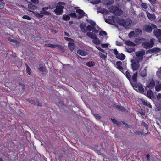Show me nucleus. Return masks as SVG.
I'll return each mask as SVG.
<instances>
[{
    "label": "nucleus",
    "mask_w": 161,
    "mask_h": 161,
    "mask_svg": "<svg viewBox=\"0 0 161 161\" xmlns=\"http://www.w3.org/2000/svg\"><path fill=\"white\" fill-rule=\"evenodd\" d=\"M31 1L35 4H37L39 3L38 0H31Z\"/></svg>",
    "instance_id": "864d4df0"
},
{
    "label": "nucleus",
    "mask_w": 161,
    "mask_h": 161,
    "mask_svg": "<svg viewBox=\"0 0 161 161\" xmlns=\"http://www.w3.org/2000/svg\"><path fill=\"white\" fill-rule=\"evenodd\" d=\"M116 108L118 110L122 112L125 111V109L124 107L119 105H117L116 106Z\"/></svg>",
    "instance_id": "c756f323"
},
{
    "label": "nucleus",
    "mask_w": 161,
    "mask_h": 161,
    "mask_svg": "<svg viewBox=\"0 0 161 161\" xmlns=\"http://www.w3.org/2000/svg\"><path fill=\"white\" fill-rule=\"evenodd\" d=\"M154 35L158 38H161V30L160 29H156L153 31Z\"/></svg>",
    "instance_id": "9b49d317"
},
{
    "label": "nucleus",
    "mask_w": 161,
    "mask_h": 161,
    "mask_svg": "<svg viewBox=\"0 0 161 161\" xmlns=\"http://www.w3.org/2000/svg\"><path fill=\"white\" fill-rule=\"evenodd\" d=\"M112 10V13L116 15H120L123 13V11L121 9L118 8L116 6L113 7Z\"/></svg>",
    "instance_id": "6e6552de"
},
{
    "label": "nucleus",
    "mask_w": 161,
    "mask_h": 161,
    "mask_svg": "<svg viewBox=\"0 0 161 161\" xmlns=\"http://www.w3.org/2000/svg\"><path fill=\"white\" fill-rule=\"evenodd\" d=\"M141 62V61L134 58L131 60V68L133 71L138 70L139 69L140 67L139 62Z\"/></svg>",
    "instance_id": "20e7f679"
},
{
    "label": "nucleus",
    "mask_w": 161,
    "mask_h": 161,
    "mask_svg": "<svg viewBox=\"0 0 161 161\" xmlns=\"http://www.w3.org/2000/svg\"><path fill=\"white\" fill-rule=\"evenodd\" d=\"M140 75L141 76L143 77H145L147 75V70L145 68H144L143 70L141 71Z\"/></svg>",
    "instance_id": "4be33fe9"
},
{
    "label": "nucleus",
    "mask_w": 161,
    "mask_h": 161,
    "mask_svg": "<svg viewBox=\"0 0 161 161\" xmlns=\"http://www.w3.org/2000/svg\"><path fill=\"white\" fill-rule=\"evenodd\" d=\"M150 2L153 4H155L156 3V0H148Z\"/></svg>",
    "instance_id": "338daca9"
},
{
    "label": "nucleus",
    "mask_w": 161,
    "mask_h": 161,
    "mask_svg": "<svg viewBox=\"0 0 161 161\" xmlns=\"http://www.w3.org/2000/svg\"><path fill=\"white\" fill-rule=\"evenodd\" d=\"M125 75L131 84H132V83H133V82H136L138 76V73L137 72L134 73L132 77L130 72L128 71H126L125 72Z\"/></svg>",
    "instance_id": "f03ea898"
},
{
    "label": "nucleus",
    "mask_w": 161,
    "mask_h": 161,
    "mask_svg": "<svg viewBox=\"0 0 161 161\" xmlns=\"http://www.w3.org/2000/svg\"><path fill=\"white\" fill-rule=\"evenodd\" d=\"M86 65L89 67H91L94 66L95 65V64L93 61H90L87 62L86 63Z\"/></svg>",
    "instance_id": "473e14b6"
},
{
    "label": "nucleus",
    "mask_w": 161,
    "mask_h": 161,
    "mask_svg": "<svg viewBox=\"0 0 161 161\" xmlns=\"http://www.w3.org/2000/svg\"><path fill=\"white\" fill-rule=\"evenodd\" d=\"M80 27L81 31L83 32H86V28L85 24L83 23H81L80 25Z\"/></svg>",
    "instance_id": "f3484780"
},
{
    "label": "nucleus",
    "mask_w": 161,
    "mask_h": 161,
    "mask_svg": "<svg viewBox=\"0 0 161 161\" xmlns=\"http://www.w3.org/2000/svg\"><path fill=\"white\" fill-rule=\"evenodd\" d=\"M116 57L118 59H120L121 60H124L125 58V55L123 54H118L117 56H116Z\"/></svg>",
    "instance_id": "ddd939ff"
},
{
    "label": "nucleus",
    "mask_w": 161,
    "mask_h": 161,
    "mask_svg": "<svg viewBox=\"0 0 161 161\" xmlns=\"http://www.w3.org/2000/svg\"><path fill=\"white\" fill-rule=\"evenodd\" d=\"M94 27H93L92 26H91V25H88L87 26V29L89 31H91L92 30H93V28Z\"/></svg>",
    "instance_id": "a18cd8bd"
},
{
    "label": "nucleus",
    "mask_w": 161,
    "mask_h": 161,
    "mask_svg": "<svg viewBox=\"0 0 161 161\" xmlns=\"http://www.w3.org/2000/svg\"><path fill=\"white\" fill-rule=\"evenodd\" d=\"M150 50L151 51V53H154L160 52L161 50V49L160 48H159L154 47L152 48V49H150Z\"/></svg>",
    "instance_id": "bb28decb"
},
{
    "label": "nucleus",
    "mask_w": 161,
    "mask_h": 161,
    "mask_svg": "<svg viewBox=\"0 0 161 161\" xmlns=\"http://www.w3.org/2000/svg\"><path fill=\"white\" fill-rule=\"evenodd\" d=\"M93 42L95 44H98L100 43V41L99 39L97 37V36H96L95 38L93 39Z\"/></svg>",
    "instance_id": "c85d7f7f"
},
{
    "label": "nucleus",
    "mask_w": 161,
    "mask_h": 161,
    "mask_svg": "<svg viewBox=\"0 0 161 161\" xmlns=\"http://www.w3.org/2000/svg\"><path fill=\"white\" fill-rule=\"evenodd\" d=\"M92 31L95 33H97L99 32V31L96 29L95 27H94L93 30Z\"/></svg>",
    "instance_id": "e2e57ef3"
},
{
    "label": "nucleus",
    "mask_w": 161,
    "mask_h": 161,
    "mask_svg": "<svg viewBox=\"0 0 161 161\" xmlns=\"http://www.w3.org/2000/svg\"><path fill=\"white\" fill-rule=\"evenodd\" d=\"M3 0H0V9H3L5 6V3L3 2Z\"/></svg>",
    "instance_id": "58836bf2"
},
{
    "label": "nucleus",
    "mask_w": 161,
    "mask_h": 161,
    "mask_svg": "<svg viewBox=\"0 0 161 161\" xmlns=\"http://www.w3.org/2000/svg\"><path fill=\"white\" fill-rule=\"evenodd\" d=\"M154 43V39L152 38L150 39L149 42L147 41V40L144 41L142 43V45L144 48L149 49L152 48L153 47Z\"/></svg>",
    "instance_id": "7ed1b4c3"
},
{
    "label": "nucleus",
    "mask_w": 161,
    "mask_h": 161,
    "mask_svg": "<svg viewBox=\"0 0 161 161\" xmlns=\"http://www.w3.org/2000/svg\"><path fill=\"white\" fill-rule=\"evenodd\" d=\"M155 90L157 91H159L161 90V84H159L155 87Z\"/></svg>",
    "instance_id": "79ce46f5"
},
{
    "label": "nucleus",
    "mask_w": 161,
    "mask_h": 161,
    "mask_svg": "<svg viewBox=\"0 0 161 161\" xmlns=\"http://www.w3.org/2000/svg\"><path fill=\"white\" fill-rule=\"evenodd\" d=\"M96 47L99 50L103 52H104V50L102 48H101L100 46H96Z\"/></svg>",
    "instance_id": "5fc2aeb1"
},
{
    "label": "nucleus",
    "mask_w": 161,
    "mask_h": 161,
    "mask_svg": "<svg viewBox=\"0 0 161 161\" xmlns=\"http://www.w3.org/2000/svg\"><path fill=\"white\" fill-rule=\"evenodd\" d=\"M94 116L97 119L100 120L101 119V116H100L99 114L95 113L93 114Z\"/></svg>",
    "instance_id": "a19ab883"
},
{
    "label": "nucleus",
    "mask_w": 161,
    "mask_h": 161,
    "mask_svg": "<svg viewBox=\"0 0 161 161\" xmlns=\"http://www.w3.org/2000/svg\"><path fill=\"white\" fill-rule=\"evenodd\" d=\"M66 5V3L64 2H59L57 3V5L56 7V9L54 10V12L57 15H62L63 12V9L64 7L63 6Z\"/></svg>",
    "instance_id": "f257e3e1"
},
{
    "label": "nucleus",
    "mask_w": 161,
    "mask_h": 161,
    "mask_svg": "<svg viewBox=\"0 0 161 161\" xmlns=\"http://www.w3.org/2000/svg\"><path fill=\"white\" fill-rule=\"evenodd\" d=\"M135 35V33L134 31L130 32L128 36L129 37H131Z\"/></svg>",
    "instance_id": "de8ad7c7"
},
{
    "label": "nucleus",
    "mask_w": 161,
    "mask_h": 161,
    "mask_svg": "<svg viewBox=\"0 0 161 161\" xmlns=\"http://www.w3.org/2000/svg\"><path fill=\"white\" fill-rule=\"evenodd\" d=\"M76 12L78 13V18L80 19L83 18L86 14V13L82 9H77L76 10Z\"/></svg>",
    "instance_id": "9d476101"
},
{
    "label": "nucleus",
    "mask_w": 161,
    "mask_h": 161,
    "mask_svg": "<svg viewBox=\"0 0 161 161\" xmlns=\"http://www.w3.org/2000/svg\"><path fill=\"white\" fill-rule=\"evenodd\" d=\"M99 12L103 14H108V11L106 9H101L100 11Z\"/></svg>",
    "instance_id": "f704fd0d"
},
{
    "label": "nucleus",
    "mask_w": 161,
    "mask_h": 161,
    "mask_svg": "<svg viewBox=\"0 0 161 161\" xmlns=\"http://www.w3.org/2000/svg\"><path fill=\"white\" fill-rule=\"evenodd\" d=\"M26 70L27 72L29 75H31V69L27 64H26Z\"/></svg>",
    "instance_id": "4c0bfd02"
},
{
    "label": "nucleus",
    "mask_w": 161,
    "mask_h": 161,
    "mask_svg": "<svg viewBox=\"0 0 161 161\" xmlns=\"http://www.w3.org/2000/svg\"><path fill=\"white\" fill-rule=\"evenodd\" d=\"M8 40L11 42L14 43L16 44H18V41L12 39L10 37H8Z\"/></svg>",
    "instance_id": "e433bc0d"
},
{
    "label": "nucleus",
    "mask_w": 161,
    "mask_h": 161,
    "mask_svg": "<svg viewBox=\"0 0 161 161\" xmlns=\"http://www.w3.org/2000/svg\"><path fill=\"white\" fill-rule=\"evenodd\" d=\"M113 20L116 21L118 24L123 27H125L126 25V21L123 19H120L118 17L115 19L113 17Z\"/></svg>",
    "instance_id": "0eeeda50"
},
{
    "label": "nucleus",
    "mask_w": 161,
    "mask_h": 161,
    "mask_svg": "<svg viewBox=\"0 0 161 161\" xmlns=\"http://www.w3.org/2000/svg\"><path fill=\"white\" fill-rule=\"evenodd\" d=\"M147 97L150 99H151V97L153 96V92L152 90L150 89L147 91Z\"/></svg>",
    "instance_id": "7c9ffc66"
},
{
    "label": "nucleus",
    "mask_w": 161,
    "mask_h": 161,
    "mask_svg": "<svg viewBox=\"0 0 161 161\" xmlns=\"http://www.w3.org/2000/svg\"><path fill=\"white\" fill-rule=\"evenodd\" d=\"M38 69L40 72H44L46 71V68L42 66L41 64H40Z\"/></svg>",
    "instance_id": "72a5a7b5"
},
{
    "label": "nucleus",
    "mask_w": 161,
    "mask_h": 161,
    "mask_svg": "<svg viewBox=\"0 0 161 161\" xmlns=\"http://www.w3.org/2000/svg\"><path fill=\"white\" fill-rule=\"evenodd\" d=\"M133 87L136 88H137L139 92L140 93H143L144 92V88L143 87L142 85L141 84L137 83V80L136 82H133L131 84Z\"/></svg>",
    "instance_id": "423d86ee"
},
{
    "label": "nucleus",
    "mask_w": 161,
    "mask_h": 161,
    "mask_svg": "<svg viewBox=\"0 0 161 161\" xmlns=\"http://www.w3.org/2000/svg\"><path fill=\"white\" fill-rule=\"evenodd\" d=\"M22 18L24 19H27L29 20H30L31 19V17H30L29 16L27 15H24L23 16Z\"/></svg>",
    "instance_id": "ea45409f"
},
{
    "label": "nucleus",
    "mask_w": 161,
    "mask_h": 161,
    "mask_svg": "<svg viewBox=\"0 0 161 161\" xmlns=\"http://www.w3.org/2000/svg\"><path fill=\"white\" fill-rule=\"evenodd\" d=\"M70 16L72 18H75L77 17V15L74 12L73 13H71L69 14Z\"/></svg>",
    "instance_id": "49530a36"
},
{
    "label": "nucleus",
    "mask_w": 161,
    "mask_h": 161,
    "mask_svg": "<svg viewBox=\"0 0 161 161\" xmlns=\"http://www.w3.org/2000/svg\"><path fill=\"white\" fill-rule=\"evenodd\" d=\"M155 86V82L154 80L152 79L151 81L149 83L148 85L147 86V87L149 88L152 89Z\"/></svg>",
    "instance_id": "412c9836"
},
{
    "label": "nucleus",
    "mask_w": 161,
    "mask_h": 161,
    "mask_svg": "<svg viewBox=\"0 0 161 161\" xmlns=\"http://www.w3.org/2000/svg\"><path fill=\"white\" fill-rule=\"evenodd\" d=\"M28 11L30 12H32V11L30 10ZM32 12L33 14H35V16L37 17L41 18L43 17V15H41V14H40L39 12H38L36 11Z\"/></svg>",
    "instance_id": "aec40b11"
},
{
    "label": "nucleus",
    "mask_w": 161,
    "mask_h": 161,
    "mask_svg": "<svg viewBox=\"0 0 161 161\" xmlns=\"http://www.w3.org/2000/svg\"><path fill=\"white\" fill-rule=\"evenodd\" d=\"M135 51V49L133 48H129L127 49V52L129 53H131Z\"/></svg>",
    "instance_id": "37998d69"
},
{
    "label": "nucleus",
    "mask_w": 161,
    "mask_h": 161,
    "mask_svg": "<svg viewBox=\"0 0 161 161\" xmlns=\"http://www.w3.org/2000/svg\"><path fill=\"white\" fill-rule=\"evenodd\" d=\"M28 7L29 9H32V10H36L37 8V7L36 6L33 5L31 3L28 4Z\"/></svg>",
    "instance_id": "cd10ccee"
},
{
    "label": "nucleus",
    "mask_w": 161,
    "mask_h": 161,
    "mask_svg": "<svg viewBox=\"0 0 161 161\" xmlns=\"http://www.w3.org/2000/svg\"><path fill=\"white\" fill-rule=\"evenodd\" d=\"M125 43L126 45L128 46H135V43L130 40L125 41Z\"/></svg>",
    "instance_id": "b1692460"
},
{
    "label": "nucleus",
    "mask_w": 161,
    "mask_h": 161,
    "mask_svg": "<svg viewBox=\"0 0 161 161\" xmlns=\"http://www.w3.org/2000/svg\"><path fill=\"white\" fill-rule=\"evenodd\" d=\"M99 34L101 36L103 35L106 36L107 35V33L105 31H102L100 32Z\"/></svg>",
    "instance_id": "09e8293b"
},
{
    "label": "nucleus",
    "mask_w": 161,
    "mask_h": 161,
    "mask_svg": "<svg viewBox=\"0 0 161 161\" xmlns=\"http://www.w3.org/2000/svg\"><path fill=\"white\" fill-rule=\"evenodd\" d=\"M56 48L62 52H64V47L60 45L56 44Z\"/></svg>",
    "instance_id": "2eb2a0df"
},
{
    "label": "nucleus",
    "mask_w": 161,
    "mask_h": 161,
    "mask_svg": "<svg viewBox=\"0 0 161 161\" xmlns=\"http://www.w3.org/2000/svg\"><path fill=\"white\" fill-rule=\"evenodd\" d=\"M105 21L106 23L109 24H110L111 21L112 20L110 19H105Z\"/></svg>",
    "instance_id": "4d7b16f0"
},
{
    "label": "nucleus",
    "mask_w": 161,
    "mask_h": 161,
    "mask_svg": "<svg viewBox=\"0 0 161 161\" xmlns=\"http://www.w3.org/2000/svg\"><path fill=\"white\" fill-rule=\"evenodd\" d=\"M90 23L91 24L92 26L93 27H94L96 25V23L95 22L92 20L90 21Z\"/></svg>",
    "instance_id": "6e6d98bb"
},
{
    "label": "nucleus",
    "mask_w": 161,
    "mask_h": 161,
    "mask_svg": "<svg viewBox=\"0 0 161 161\" xmlns=\"http://www.w3.org/2000/svg\"><path fill=\"white\" fill-rule=\"evenodd\" d=\"M108 1L107 3V5H111L112 4L114 3V1L113 0H108Z\"/></svg>",
    "instance_id": "603ef678"
},
{
    "label": "nucleus",
    "mask_w": 161,
    "mask_h": 161,
    "mask_svg": "<svg viewBox=\"0 0 161 161\" xmlns=\"http://www.w3.org/2000/svg\"><path fill=\"white\" fill-rule=\"evenodd\" d=\"M40 14H41V15H51V14L50 12L48 11H44V10H42H42L40 11Z\"/></svg>",
    "instance_id": "393cba45"
},
{
    "label": "nucleus",
    "mask_w": 161,
    "mask_h": 161,
    "mask_svg": "<svg viewBox=\"0 0 161 161\" xmlns=\"http://www.w3.org/2000/svg\"><path fill=\"white\" fill-rule=\"evenodd\" d=\"M147 16L149 20H153L155 19L156 16L154 14H151L148 12H147Z\"/></svg>",
    "instance_id": "f8f14e48"
},
{
    "label": "nucleus",
    "mask_w": 161,
    "mask_h": 161,
    "mask_svg": "<svg viewBox=\"0 0 161 161\" xmlns=\"http://www.w3.org/2000/svg\"><path fill=\"white\" fill-rule=\"evenodd\" d=\"M70 17L69 14V15L64 14L62 17L63 19L65 21H69L70 20Z\"/></svg>",
    "instance_id": "5701e85b"
},
{
    "label": "nucleus",
    "mask_w": 161,
    "mask_h": 161,
    "mask_svg": "<svg viewBox=\"0 0 161 161\" xmlns=\"http://www.w3.org/2000/svg\"><path fill=\"white\" fill-rule=\"evenodd\" d=\"M135 133L136 135H138L143 134L142 133V132L141 131H136Z\"/></svg>",
    "instance_id": "0e129e2a"
},
{
    "label": "nucleus",
    "mask_w": 161,
    "mask_h": 161,
    "mask_svg": "<svg viewBox=\"0 0 161 161\" xmlns=\"http://www.w3.org/2000/svg\"><path fill=\"white\" fill-rule=\"evenodd\" d=\"M77 53L79 54L81 56H85L87 55V53L85 51L80 49L77 50Z\"/></svg>",
    "instance_id": "6ab92c4d"
},
{
    "label": "nucleus",
    "mask_w": 161,
    "mask_h": 161,
    "mask_svg": "<svg viewBox=\"0 0 161 161\" xmlns=\"http://www.w3.org/2000/svg\"><path fill=\"white\" fill-rule=\"evenodd\" d=\"M31 104L38 106L42 107V103L39 102V101H29Z\"/></svg>",
    "instance_id": "a211bd4d"
},
{
    "label": "nucleus",
    "mask_w": 161,
    "mask_h": 161,
    "mask_svg": "<svg viewBox=\"0 0 161 161\" xmlns=\"http://www.w3.org/2000/svg\"><path fill=\"white\" fill-rule=\"evenodd\" d=\"M86 35L87 36L92 39L95 38L96 36H97L95 34H93L92 33L90 32H88L86 34Z\"/></svg>",
    "instance_id": "dca6fc26"
},
{
    "label": "nucleus",
    "mask_w": 161,
    "mask_h": 161,
    "mask_svg": "<svg viewBox=\"0 0 161 161\" xmlns=\"http://www.w3.org/2000/svg\"><path fill=\"white\" fill-rule=\"evenodd\" d=\"M155 105L157 107L158 110H161V101H156L155 103Z\"/></svg>",
    "instance_id": "2f4dec72"
},
{
    "label": "nucleus",
    "mask_w": 161,
    "mask_h": 161,
    "mask_svg": "<svg viewBox=\"0 0 161 161\" xmlns=\"http://www.w3.org/2000/svg\"><path fill=\"white\" fill-rule=\"evenodd\" d=\"M139 113L141 115H144L145 113L144 112L142 109H141L139 111Z\"/></svg>",
    "instance_id": "69168bd1"
},
{
    "label": "nucleus",
    "mask_w": 161,
    "mask_h": 161,
    "mask_svg": "<svg viewBox=\"0 0 161 161\" xmlns=\"http://www.w3.org/2000/svg\"><path fill=\"white\" fill-rule=\"evenodd\" d=\"M117 68L122 73L125 74V71L123 68L122 66V63L120 61H118L116 63Z\"/></svg>",
    "instance_id": "1a4fd4ad"
},
{
    "label": "nucleus",
    "mask_w": 161,
    "mask_h": 161,
    "mask_svg": "<svg viewBox=\"0 0 161 161\" xmlns=\"http://www.w3.org/2000/svg\"><path fill=\"white\" fill-rule=\"evenodd\" d=\"M50 47L53 48H56V44H50Z\"/></svg>",
    "instance_id": "680f3d73"
},
{
    "label": "nucleus",
    "mask_w": 161,
    "mask_h": 161,
    "mask_svg": "<svg viewBox=\"0 0 161 161\" xmlns=\"http://www.w3.org/2000/svg\"><path fill=\"white\" fill-rule=\"evenodd\" d=\"M111 120L115 124H116L117 123V122H118V121L116 120L114 118H111Z\"/></svg>",
    "instance_id": "052dcab7"
},
{
    "label": "nucleus",
    "mask_w": 161,
    "mask_h": 161,
    "mask_svg": "<svg viewBox=\"0 0 161 161\" xmlns=\"http://www.w3.org/2000/svg\"><path fill=\"white\" fill-rule=\"evenodd\" d=\"M142 125L146 128V129H148V125H147L144 122H143L142 121Z\"/></svg>",
    "instance_id": "3c124183"
},
{
    "label": "nucleus",
    "mask_w": 161,
    "mask_h": 161,
    "mask_svg": "<svg viewBox=\"0 0 161 161\" xmlns=\"http://www.w3.org/2000/svg\"><path fill=\"white\" fill-rule=\"evenodd\" d=\"M157 99L159 100L161 98V94L158 93L157 97Z\"/></svg>",
    "instance_id": "774afa93"
},
{
    "label": "nucleus",
    "mask_w": 161,
    "mask_h": 161,
    "mask_svg": "<svg viewBox=\"0 0 161 161\" xmlns=\"http://www.w3.org/2000/svg\"><path fill=\"white\" fill-rule=\"evenodd\" d=\"M145 31L151 33L152 31V27L149 25H147L145 28Z\"/></svg>",
    "instance_id": "4468645a"
},
{
    "label": "nucleus",
    "mask_w": 161,
    "mask_h": 161,
    "mask_svg": "<svg viewBox=\"0 0 161 161\" xmlns=\"http://www.w3.org/2000/svg\"><path fill=\"white\" fill-rule=\"evenodd\" d=\"M141 6L143 8L145 9H147L148 8V6L147 4L144 3H142Z\"/></svg>",
    "instance_id": "c03bdc74"
},
{
    "label": "nucleus",
    "mask_w": 161,
    "mask_h": 161,
    "mask_svg": "<svg viewBox=\"0 0 161 161\" xmlns=\"http://www.w3.org/2000/svg\"><path fill=\"white\" fill-rule=\"evenodd\" d=\"M111 102L108 103L109 107L110 108L114 107L116 108V106L117 105L116 104L112 102V101H110Z\"/></svg>",
    "instance_id": "c9c22d12"
},
{
    "label": "nucleus",
    "mask_w": 161,
    "mask_h": 161,
    "mask_svg": "<svg viewBox=\"0 0 161 161\" xmlns=\"http://www.w3.org/2000/svg\"><path fill=\"white\" fill-rule=\"evenodd\" d=\"M151 26L152 27V29L153 28L154 29H156V30L157 29V26L155 25L154 24H151Z\"/></svg>",
    "instance_id": "bf43d9fd"
},
{
    "label": "nucleus",
    "mask_w": 161,
    "mask_h": 161,
    "mask_svg": "<svg viewBox=\"0 0 161 161\" xmlns=\"http://www.w3.org/2000/svg\"><path fill=\"white\" fill-rule=\"evenodd\" d=\"M58 105L59 107H62L64 106V104L63 101H59Z\"/></svg>",
    "instance_id": "8fccbe9b"
},
{
    "label": "nucleus",
    "mask_w": 161,
    "mask_h": 161,
    "mask_svg": "<svg viewBox=\"0 0 161 161\" xmlns=\"http://www.w3.org/2000/svg\"><path fill=\"white\" fill-rule=\"evenodd\" d=\"M68 46L69 48L71 51L75 49L74 43L73 42H69L68 44Z\"/></svg>",
    "instance_id": "a878e982"
},
{
    "label": "nucleus",
    "mask_w": 161,
    "mask_h": 161,
    "mask_svg": "<svg viewBox=\"0 0 161 161\" xmlns=\"http://www.w3.org/2000/svg\"><path fill=\"white\" fill-rule=\"evenodd\" d=\"M113 53L116 56L118 54V52L116 49H114Z\"/></svg>",
    "instance_id": "13d9d810"
},
{
    "label": "nucleus",
    "mask_w": 161,
    "mask_h": 161,
    "mask_svg": "<svg viewBox=\"0 0 161 161\" xmlns=\"http://www.w3.org/2000/svg\"><path fill=\"white\" fill-rule=\"evenodd\" d=\"M135 54L136 57L134 58V59L141 61L143 59V56L145 54V52L144 50L141 51H138L136 52Z\"/></svg>",
    "instance_id": "39448f33"
}]
</instances>
